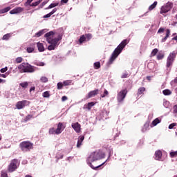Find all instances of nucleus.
Listing matches in <instances>:
<instances>
[{
	"label": "nucleus",
	"instance_id": "1",
	"mask_svg": "<svg viewBox=\"0 0 177 177\" xmlns=\"http://www.w3.org/2000/svg\"><path fill=\"white\" fill-rule=\"evenodd\" d=\"M129 44V40L128 39H125L117 46V48L113 52L109 61V64H113V62L116 59L117 57L120 55V53L122 52V49L127 46Z\"/></svg>",
	"mask_w": 177,
	"mask_h": 177
},
{
	"label": "nucleus",
	"instance_id": "2",
	"mask_svg": "<svg viewBox=\"0 0 177 177\" xmlns=\"http://www.w3.org/2000/svg\"><path fill=\"white\" fill-rule=\"evenodd\" d=\"M100 158H102L100 157V153L99 152H93V153H91V155L88 158L87 164L93 169H97V168H100V167H102V165H104V164H105L106 162H104L102 164L99 165L96 167H94V165H92V162H94V161H97V160H100Z\"/></svg>",
	"mask_w": 177,
	"mask_h": 177
},
{
	"label": "nucleus",
	"instance_id": "3",
	"mask_svg": "<svg viewBox=\"0 0 177 177\" xmlns=\"http://www.w3.org/2000/svg\"><path fill=\"white\" fill-rule=\"evenodd\" d=\"M18 70L19 73H35V66L27 63L23 62L18 66Z\"/></svg>",
	"mask_w": 177,
	"mask_h": 177
},
{
	"label": "nucleus",
	"instance_id": "4",
	"mask_svg": "<svg viewBox=\"0 0 177 177\" xmlns=\"http://www.w3.org/2000/svg\"><path fill=\"white\" fill-rule=\"evenodd\" d=\"M19 147L22 151L27 153L34 149V144L30 141H24L19 144Z\"/></svg>",
	"mask_w": 177,
	"mask_h": 177
},
{
	"label": "nucleus",
	"instance_id": "5",
	"mask_svg": "<svg viewBox=\"0 0 177 177\" xmlns=\"http://www.w3.org/2000/svg\"><path fill=\"white\" fill-rule=\"evenodd\" d=\"M176 55H177V52L173 51L168 56L167 59V64H166V67H167V68H169V67H171L172 64H174V62H175Z\"/></svg>",
	"mask_w": 177,
	"mask_h": 177
},
{
	"label": "nucleus",
	"instance_id": "6",
	"mask_svg": "<svg viewBox=\"0 0 177 177\" xmlns=\"http://www.w3.org/2000/svg\"><path fill=\"white\" fill-rule=\"evenodd\" d=\"M19 165H20L19 160L17 159L12 160L8 167V172H15L19 168Z\"/></svg>",
	"mask_w": 177,
	"mask_h": 177
},
{
	"label": "nucleus",
	"instance_id": "7",
	"mask_svg": "<svg viewBox=\"0 0 177 177\" xmlns=\"http://www.w3.org/2000/svg\"><path fill=\"white\" fill-rule=\"evenodd\" d=\"M172 8H174V3L170 1L167 2L166 4L161 7L160 11V15L168 13V12L171 11V9H172Z\"/></svg>",
	"mask_w": 177,
	"mask_h": 177
},
{
	"label": "nucleus",
	"instance_id": "8",
	"mask_svg": "<svg viewBox=\"0 0 177 177\" xmlns=\"http://www.w3.org/2000/svg\"><path fill=\"white\" fill-rule=\"evenodd\" d=\"M128 93V90L127 88H124L122 91H120L117 95V100L119 103H122L124 102V100L125 97H127V95Z\"/></svg>",
	"mask_w": 177,
	"mask_h": 177
},
{
	"label": "nucleus",
	"instance_id": "9",
	"mask_svg": "<svg viewBox=\"0 0 177 177\" xmlns=\"http://www.w3.org/2000/svg\"><path fill=\"white\" fill-rule=\"evenodd\" d=\"M28 104H30V102L27 100L19 101L16 104V107L18 110H21V109H24Z\"/></svg>",
	"mask_w": 177,
	"mask_h": 177
},
{
	"label": "nucleus",
	"instance_id": "10",
	"mask_svg": "<svg viewBox=\"0 0 177 177\" xmlns=\"http://www.w3.org/2000/svg\"><path fill=\"white\" fill-rule=\"evenodd\" d=\"M64 128H66V126H64L62 122H59L57 128L56 129V135H60V133L64 131Z\"/></svg>",
	"mask_w": 177,
	"mask_h": 177
},
{
	"label": "nucleus",
	"instance_id": "11",
	"mask_svg": "<svg viewBox=\"0 0 177 177\" xmlns=\"http://www.w3.org/2000/svg\"><path fill=\"white\" fill-rule=\"evenodd\" d=\"M60 39H62V37L59 36L57 38L47 39V42L56 46V45H57V43L60 41Z\"/></svg>",
	"mask_w": 177,
	"mask_h": 177
},
{
	"label": "nucleus",
	"instance_id": "12",
	"mask_svg": "<svg viewBox=\"0 0 177 177\" xmlns=\"http://www.w3.org/2000/svg\"><path fill=\"white\" fill-rule=\"evenodd\" d=\"M21 12H24V8L21 7H17L10 11V15H17V13H21Z\"/></svg>",
	"mask_w": 177,
	"mask_h": 177
},
{
	"label": "nucleus",
	"instance_id": "13",
	"mask_svg": "<svg viewBox=\"0 0 177 177\" xmlns=\"http://www.w3.org/2000/svg\"><path fill=\"white\" fill-rule=\"evenodd\" d=\"M72 128L77 132V133H80L81 132V124L78 122L73 123L71 124Z\"/></svg>",
	"mask_w": 177,
	"mask_h": 177
},
{
	"label": "nucleus",
	"instance_id": "14",
	"mask_svg": "<svg viewBox=\"0 0 177 177\" xmlns=\"http://www.w3.org/2000/svg\"><path fill=\"white\" fill-rule=\"evenodd\" d=\"M95 104H96V103H95L94 102H88V104H85L84 105L83 109L84 110H88V111H91L92 107H93Z\"/></svg>",
	"mask_w": 177,
	"mask_h": 177
},
{
	"label": "nucleus",
	"instance_id": "15",
	"mask_svg": "<svg viewBox=\"0 0 177 177\" xmlns=\"http://www.w3.org/2000/svg\"><path fill=\"white\" fill-rule=\"evenodd\" d=\"M161 158H162V151H161V150L156 151L155 160H157L158 161H161Z\"/></svg>",
	"mask_w": 177,
	"mask_h": 177
},
{
	"label": "nucleus",
	"instance_id": "16",
	"mask_svg": "<svg viewBox=\"0 0 177 177\" xmlns=\"http://www.w3.org/2000/svg\"><path fill=\"white\" fill-rule=\"evenodd\" d=\"M98 93H99L98 89L91 91L88 93L87 99H91V97H93L96 96V95H97Z\"/></svg>",
	"mask_w": 177,
	"mask_h": 177
},
{
	"label": "nucleus",
	"instance_id": "17",
	"mask_svg": "<svg viewBox=\"0 0 177 177\" xmlns=\"http://www.w3.org/2000/svg\"><path fill=\"white\" fill-rule=\"evenodd\" d=\"M84 139H85V136H80L78 138L77 143V147L80 148L82 145V142H84Z\"/></svg>",
	"mask_w": 177,
	"mask_h": 177
},
{
	"label": "nucleus",
	"instance_id": "18",
	"mask_svg": "<svg viewBox=\"0 0 177 177\" xmlns=\"http://www.w3.org/2000/svg\"><path fill=\"white\" fill-rule=\"evenodd\" d=\"M37 47L39 52H44L45 51V47L44 46V44H42L41 42H37Z\"/></svg>",
	"mask_w": 177,
	"mask_h": 177
},
{
	"label": "nucleus",
	"instance_id": "19",
	"mask_svg": "<svg viewBox=\"0 0 177 177\" xmlns=\"http://www.w3.org/2000/svg\"><path fill=\"white\" fill-rule=\"evenodd\" d=\"M169 35H171V30L167 29L166 30V35L164 38L162 39V42H165L168 38H169Z\"/></svg>",
	"mask_w": 177,
	"mask_h": 177
},
{
	"label": "nucleus",
	"instance_id": "20",
	"mask_svg": "<svg viewBox=\"0 0 177 177\" xmlns=\"http://www.w3.org/2000/svg\"><path fill=\"white\" fill-rule=\"evenodd\" d=\"M55 35V32H53V31H50L48 32H47L44 37L45 38H46V41H48V39H52V35Z\"/></svg>",
	"mask_w": 177,
	"mask_h": 177
},
{
	"label": "nucleus",
	"instance_id": "21",
	"mask_svg": "<svg viewBox=\"0 0 177 177\" xmlns=\"http://www.w3.org/2000/svg\"><path fill=\"white\" fill-rule=\"evenodd\" d=\"M160 122H161V120H160L159 118H156L152 121L151 126V128H153V127H156L158 124H160Z\"/></svg>",
	"mask_w": 177,
	"mask_h": 177
},
{
	"label": "nucleus",
	"instance_id": "22",
	"mask_svg": "<svg viewBox=\"0 0 177 177\" xmlns=\"http://www.w3.org/2000/svg\"><path fill=\"white\" fill-rule=\"evenodd\" d=\"M146 91V88L145 87H140L138 88V93H137V95L138 96H140V95H143V93Z\"/></svg>",
	"mask_w": 177,
	"mask_h": 177
},
{
	"label": "nucleus",
	"instance_id": "23",
	"mask_svg": "<svg viewBox=\"0 0 177 177\" xmlns=\"http://www.w3.org/2000/svg\"><path fill=\"white\" fill-rule=\"evenodd\" d=\"M162 93L165 96H169V95H172V91L169 89H165L162 91Z\"/></svg>",
	"mask_w": 177,
	"mask_h": 177
},
{
	"label": "nucleus",
	"instance_id": "24",
	"mask_svg": "<svg viewBox=\"0 0 177 177\" xmlns=\"http://www.w3.org/2000/svg\"><path fill=\"white\" fill-rule=\"evenodd\" d=\"M10 10V7H6L5 8H3L0 10V15H3V13H7V12H9Z\"/></svg>",
	"mask_w": 177,
	"mask_h": 177
},
{
	"label": "nucleus",
	"instance_id": "25",
	"mask_svg": "<svg viewBox=\"0 0 177 177\" xmlns=\"http://www.w3.org/2000/svg\"><path fill=\"white\" fill-rule=\"evenodd\" d=\"M165 56L164 53H158L157 55V60H162V58Z\"/></svg>",
	"mask_w": 177,
	"mask_h": 177
},
{
	"label": "nucleus",
	"instance_id": "26",
	"mask_svg": "<svg viewBox=\"0 0 177 177\" xmlns=\"http://www.w3.org/2000/svg\"><path fill=\"white\" fill-rule=\"evenodd\" d=\"M85 41H86V37H85V35H83L80 37L79 42L80 44H84Z\"/></svg>",
	"mask_w": 177,
	"mask_h": 177
},
{
	"label": "nucleus",
	"instance_id": "27",
	"mask_svg": "<svg viewBox=\"0 0 177 177\" xmlns=\"http://www.w3.org/2000/svg\"><path fill=\"white\" fill-rule=\"evenodd\" d=\"M158 53V48H154L151 53V57L156 56Z\"/></svg>",
	"mask_w": 177,
	"mask_h": 177
},
{
	"label": "nucleus",
	"instance_id": "28",
	"mask_svg": "<svg viewBox=\"0 0 177 177\" xmlns=\"http://www.w3.org/2000/svg\"><path fill=\"white\" fill-rule=\"evenodd\" d=\"M19 86H21V88H23L24 89H26L28 86V83L27 82H24L22 83H20Z\"/></svg>",
	"mask_w": 177,
	"mask_h": 177
},
{
	"label": "nucleus",
	"instance_id": "29",
	"mask_svg": "<svg viewBox=\"0 0 177 177\" xmlns=\"http://www.w3.org/2000/svg\"><path fill=\"white\" fill-rule=\"evenodd\" d=\"M34 64L35 66H39L40 67H44V66H45V63L42 62H35Z\"/></svg>",
	"mask_w": 177,
	"mask_h": 177
},
{
	"label": "nucleus",
	"instance_id": "30",
	"mask_svg": "<svg viewBox=\"0 0 177 177\" xmlns=\"http://www.w3.org/2000/svg\"><path fill=\"white\" fill-rule=\"evenodd\" d=\"M56 6H59V3H51L46 9H52L53 8H56Z\"/></svg>",
	"mask_w": 177,
	"mask_h": 177
},
{
	"label": "nucleus",
	"instance_id": "31",
	"mask_svg": "<svg viewBox=\"0 0 177 177\" xmlns=\"http://www.w3.org/2000/svg\"><path fill=\"white\" fill-rule=\"evenodd\" d=\"M157 1H155L153 4H151L149 7V10H153V9H155L156 6H157Z\"/></svg>",
	"mask_w": 177,
	"mask_h": 177
},
{
	"label": "nucleus",
	"instance_id": "32",
	"mask_svg": "<svg viewBox=\"0 0 177 177\" xmlns=\"http://www.w3.org/2000/svg\"><path fill=\"white\" fill-rule=\"evenodd\" d=\"M94 68L95 70H99V68H100V62H97L94 63Z\"/></svg>",
	"mask_w": 177,
	"mask_h": 177
},
{
	"label": "nucleus",
	"instance_id": "33",
	"mask_svg": "<svg viewBox=\"0 0 177 177\" xmlns=\"http://www.w3.org/2000/svg\"><path fill=\"white\" fill-rule=\"evenodd\" d=\"M73 81L71 80H66V81H64L63 84L64 85V86H68V85H71Z\"/></svg>",
	"mask_w": 177,
	"mask_h": 177
},
{
	"label": "nucleus",
	"instance_id": "34",
	"mask_svg": "<svg viewBox=\"0 0 177 177\" xmlns=\"http://www.w3.org/2000/svg\"><path fill=\"white\" fill-rule=\"evenodd\" d=\"M49 134L50 135H56V129H55V128H50L49 129Z\"/></svg>",
	"mask_w": 177,
	"mask_h": 177
},
{
	"label": "nucleus",
	"instance_id": "35",
	"mask_svg": "<svg viewBox=\"0 0 177 177\" xmlns=\"http://www.w3.org/2000/svg\"><path fill=\"white\" fill-rule=\"evenodd\" d=\"M169 156H170L171 158H174V157H176L177 156V151L170 152Z\"/></svg>",
	"mask_w": 177,
	"mask_h": 177
},
{
	"label": "nucleus",
	"instance_id": "36",
	"mask_svg": "<svg viewBox=\"0 0 177 177\" xmlns=\"http://www.w3.org/2000/svg\"><path fill=\"white\" fill-rule=\"evenodd\" d=\"M84 37H86V39H87V41L92 39V34L91 33L86 34Z\"/></svg>",
	"mask_w": 177,
	"mask_h": 177
},
{
	"label": "nucleus",
	"instance_id": "37",
	"mask_svg": "<svg viewBox=\"0 0 177 177\" xmlns=\"http://www.w3.org/2000/svg\"><path fill=\"white\" fill-rule=\"evenodd\" d=\"M43 35H44V30H40L38 32L35 33V37H37V38H39V37H41Z\"/></svg>",
	"mask_w": 177,
	"mask_h": 177
},
{
	"label": "nucleus",
	"instance_id": "38",
	"mask_svg": "<svg viewBox=\"0 0 177 177\" xmlns=\"http://www.w3.org/2000/svg\"><path fill=\"white\" fill-rule=\"evenodd\" d=\"M64 86V83L62 82H59L57 83V89L58 90H60V89H63V86Z\"/></svg>",
	"mask_w": 177,
	"mask_h": 177
},
{
	"label": "nucleus",
	"instance_id": "39",
	"mask_svg": "<svg viewBox=\"0 0 177 177\" xmlns=\"http://www.w3.org/2000/svg\"><path fill=\"white\" fill-rule=\"evenodd\" d=\"M40 81H41V82H43V83L48 82V77H45V76H42V77L40 78Z\"/></svg>",
	"mask_w": 177,
	"mask_h": 177
},
{
	"label": "nucleus",
	"instance_id": "40",
	"mask_svg": "<svg viewBox=\"0 0 177 177\" xmlns=\"http://www.w3.org/2000/svg\"><path fill=\"white\" fill-rule=\"evenodd\" d=\"M56 48V46H54V44H50V45L48 46V50H55Z\"/></svg>",
	"mask_w": 177,
	"mask_h": 177
},
{
	"label": "nucleus",
	"instance_id": "41",
	"mask_svg": "<svg viewBox=\"0 0 177 177\" xmlns=\"http://www.w3.org/2000/svg\"><path fill=\"white\" fill-rule=\"evenodd\" d=\"M42 1H43V0H39V1H35V2L32 3L30 5V6H38V5H39L41 2H42Z\"/></svg>",
	"mask_w": 177,
	"mask_h": 177
},
{
	"label": "nucleus",
	"instance_id": "42",
	"mask_svg": "<svg viewBox=\"0 0 177 177\" xmlns=\"http://www.w3.org/2000/svg\"><path fill=\"white\" fill-rule=\"evenodd\" d=\"M32 118V115H28L25 118H24V121L25 122H27V121H30V120Z\"/></svg>",
	"mask_w": 177,
	"mask_h": 177
},
{
	"label": "nucleus",
	"instance_id": "43",
	"mask_svg": "<svg viewBox=\"0 0 177 177\" xmlns=\"http://www.w3.org/2000/svg\"><path fill=\"white\" fill-rule=\"evenodd\" d=\"M9 38H10V34H6V35H4L3 36V40L8 41V39H9Z\"/></svg>",
	"mask_w": 177,
	"mask_h": 177
},
{
	"label": "nucleus",
	"instance_id": "44",
	"mask_svg": "<svg viewBox=\"0 0 177 177\" xmlns=\"http://www.w3.org/2000/svg\"><path fill=\"white\" fill-rule=\"evenodd\" d=\"M16 63L19 64V63H21V62H23V57H18L16 59H15Z\"/></svg>",
	"mask_w": 177,
	"mask_h": 177
},
{
	"label": "nucleus",
	"instance_id": "45",
	"mask_svg": "<svg viewBox=\"0 0 177 177\" xmlns=\"http://www.w3.org/2000/svg\"><path fill=\"white\" fill-rule=\"evenodd\" d=\"M50 95L49 94V91H45L43 93V97H49Z\"/></svg>",
	"mask_w": 177,
	"mask_h": 177
},
{
	"label": "nucleus",
	"instance_id": "46",
	"mask_svg": "<svg viewBox=\"0 0 177 177\" xmlns=\"http://www.w3.org/2000/svg\"><path fill=\"white\" fill-rule=\"evenodd\" d=\"M27 52H28V53H32V52H34V48L28 47L27 48Z\"/></svg>",
	"mask_w": 177,
	"mask_h": 177
},
{
	"label": "nucleus",
	"instance_id": "47",
	"mask_svg": "<svg viewBox=\"0 0 177 177\" xmlns=\"http://www.w3.org/2000/svg\"><path fill=\"white\" fill-rule=\"evenodd\" d=\"M176 123H171L169 125V129H174V127H176Z\"/></svg>",
	"mask_w": 177,
	"mask_h": 177
},
{
	"label": "nucleus",
	"instance_id": "48",
	"mask_svg": "<svg viewBox=\"0 0 177 177\" xmlns=\"http://www.w3.org/2000/svg\"><path fill=\"white\" fill-rule=\"evenodd\" d=\"M128 77H129V73L127 72L122 74L121 78H128Z\"/></svg>",
	"mask_w": 177,
	"mask_h": 177
},
{
	"label": "nucleus",
	"instance_id": "49",
	"mask_svg": "<svg viewBox=\"0 0 177 177\" xmlns=\"http://www.w3.org/2000/svg\"><path fill=\"white\" fill-rule=\"evenodd\" d=\"M109 95V91L107 90L104 91V94L101 95V97H106Z\"/></svg>",
	"mask_w": 177,
	"mask_h": 177
},
{
	"label": "nucleus",
	"instance_id": "50",
	"mask_svg": "<svg viewBox=\"0 0 177 177\" xmlns=\"http://www.w3.org/2000/svg\"><path fill=\"white\" fill-rule=\"evenodd\" d=\"M147 128H149V124L148 123H146L145 125H144V128L142 129V132H145V131H147Z\"/></svg>",
	"mask_w": 177,
	"mask_h": 177
},
{
	"label": "nucleus",
	"instance_id": "51",
	"mask_svg": "<svg viewBox=\"0 0 177 177\" xmlns=\"http://www.w3.org/2000/svg\"><path fill=\"white\" fill-rule=\"evenodd\" d=\"M1 177H8V173H6L5 171H1Z\"/></svg>",
	"mask_w": 177,
	"mask_h": 177
},
{
	"label": "nucleus",
	"instance_id": "52",
	"mask_svg": "<svg viewBox=\"0 0 177 177\" xmlns=\"http://www.w3.org/2000/svg\"><path fill=\"white\" fill-rule=\"evenodd\" d=\"M165 29L164 28H160L158 30V34H161V32H164Z\"/></svg>",
	"mask_w": 177,
	"mask_h": 177
},
{
	"label": "nucleus",
	"instance_id": "53",
	"mask_svg": "<svg viewBox=\"0 0 177 177\" xmlns=\"http://www.w3.org/2000/svg\"><path fill=\"white\" fill-rule=\"evenodd\" d=\"M0 71L1 73H6V71H8V67L1 68Z\"/></svg>",
	"mask_w": 177,
	"mask_h": 177
},
{
	"label": "nucleus",
	"instance_id": "54",
	"mask_svg": "<svg viewBox=\"0 0 177 177\" xmlns=\"http://www.w3.org/2000/svg\"><path fill=\"white\" fill-rule=\"evenodd\" d=\"M51 16H52V15H51L50 12V13H48V14L44 15V16L43 17V18H44V19H48V18L50 17Z\"/></svg>",
	"mask_w": 177,
	"mask_h": 177
},
{
	"label": "nucleus",
	"instance_id": "55",
	"mask_svg": "<svg viewBox=\"0 0 177 177\" xmlns=\"http://www.w3.org/2000/svg\"><path fill=\"white\" fill-rule=\"evenodd\" d=\"M56 12H57V8H54L50 13L52 15H55Z\"/></svg>",
	"mask_w": 177,
	"mask_h": 177
},
{
	"label": "nucleus",
	"instance_id": "56",
	"mask_svg": "<svg viewBox=\"0 0 177 177\" xmlns=\"http://www.w3.org/2000/svg\"><path fill=\"white\" fill-rule=\"evenodd\" d=\"M67 99H68L67 97V96L64 95L62 97V102H66V100H67Z\"/></svg>",
	"mask_w": 177,
	"mask_h": 177
},
{
	"label": "nucleus",
	"instance_id": "57",
	"mask_svg": "<svg viewBox=\"0 0 177 177\" xmlns=\"http://www.w3.org/2000/svg\"><path fill=\"white\" fill-rule=\"evenodd\" d=\"M5 82H6V80L0 78V84H5Z\"/></svg>",
	"mask_w": 177,
	"mask_h": 177
},
{
	"label": "nucleus",
	"instance_id": "58",
	"mask_svg": "<svg viewBox=\"0 0 177 177\" xmlns=\"http://www.w3.org/2000/svg\"><path fill=\"white\" fill-rule=\"evenodd\" d=\"M174 113H177V105L174 106Z\"/></svg>",
	"mask_w": 177,
	"mask_h": 177
},
{
	"label": "nucleus",
	"instance_id": "59",
	"mask_svg": "<svg viewBox=\"0 0 177 177\" xmlns=\"http://www.w3.org/2000/svg\"><path fill=\"white\" fill-rule=\"evenodd\" d=\"M68 2V0H61V3H67Z\"/></svg>",
	"mask_w": 177,
	"mask_h": 177
},
{
	"label": "nucleus",
	"instance_id": "60",
	"mask_svg": "<svg viewBox=\"0 0 177 177\" xmlns=\"http://www.w3.org/2000/svg\"><path fill=\"white\" fill-rule=\"evenodd\" d=\"M32 91H35V87L32 86L30 88V92H32Z\"/></svg>",
	"mask_w": 177,
	"mask_h": 177
},
{
	"label": "nucleus",
	"instance_id": "61",
	"mask_svg": "<svg viewBox=\"0 0 177 177\" xmlns=\"http://www.w3.org/2000/svg\"><path fill=\"white\" fill-rule=\"evenodd\" d=\"M32 1H34V0H27L26 3H28V5H30V3H31V2H32Z\"/></svg>",
	"mask_w": 177,
	"mask_h": 177
},
{
	"label": "nucleus",
	"instance_id": "62",
	"mask_svg": "<svg viewBox=\"0 0 177 177\" xmlns=\"http://www.w3.org/2000/svg\"><path fill=\"white\" fill-rule=\"evenodd\" d=\"M0 77H1L2 78H6V75H5V74H0Z\"/></svg>",
	"mask_w": 177,
	"mask_h": 177
},
{
	"label": "nucleus",
	"instance_id": "63",
	"mask_svg": "<svg viewBox=\"0 0 177 177\" xmlns=\"http://www.w3.org/2000/svg\"><path fill=\"white\" fill-rule=\"evenodd\" d=\"M46 3H48V1H44L43 3H41V6H45Z\"/></svg>",
	"mask_w": 177,
	"mask_h": 177
},
{
	"label": "nucleus",
	"instance_id": "64",
	"mask_svg": "<svg viewBox=\"0 0 177 177\" xmlns=\"http://www.w3.org/2000/svg\"><path fill=\"white\" fill-rule=\"evenodd\" d=\"M172 41H176L177 42V36L173 37Z\"/></svg>",
	"mask_w": 177,
	"mask_h": 177
}]
</instances>
